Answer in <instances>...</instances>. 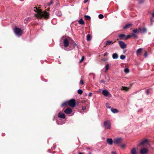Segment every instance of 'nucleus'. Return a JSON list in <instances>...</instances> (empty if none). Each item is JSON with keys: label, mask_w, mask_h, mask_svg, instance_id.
<instances>
[{"label": "nucleus", "mask_w": 154, "mask_h": 154, "mask_svg": "<svg viewBox=\"0 0 154 154\" xmlns=\"http://www.w3.org/2000/svg\"><path fill=\"white\" fill-rule=\"evenodd\" d=\"M32 10L37 13V14H35V15L38 18L40 19L42 17L47 18L49 17V14L46 11H42L37 7H34L33 9H32Z\"/></svg>", "instance_id": "nucleus-1"}, {"label": "nucleus", "mask_w": 154, "mask_h": 154, "mask_svg": "<svg viewBox=\"0 0 154 154\" xmlns=\"http://www.w3.org/2000/svg\"><path fill=\"white\" fill-rule=\"evenodd\" d=\"M14 31L15 35L18 37H20L23 34V32L20 28L15 27L14 29Z\"/></svg>", "instance_id": "nucleus-2"}, {"label": "nucleus", "mask_w": 154, "mask_h": 154, "mask_svg": "<svg viewBox=\"0 0 154 154\" xmlns=\"http://www.w3.org/2000/svg\"><path fill=\"white\" fill-rule=\"evenodd\" d=\"M103 127L105 129H110L111 127L110 121L108 120L105 121L103 124Z\"/></svg>", "instance_id": "nucleus-3"}, {"label": "nucleus", "mask_w": 154, "mask_h": 154, "mask_svg": "<svg viewBox=\"0 0 154 154\" xmlns=\"http://www.w3.org/2000/svg\"><path fill=\"white\" fill-rule=\"evenodd\" d=\"M69 42L67 39H65L63 40V43L64 45H62L61 43H60V45L61 48L62 49L64 48V47L65 48L69 46Z\"/></svg>", "instance_id": "nucleus-4"}, {"label": "nucleus", "mask_w": 154, "mask_h": 154, "mask_svg": "<svg viewBox=\"0 0 154 154\" xmlns=\"http://www.w3.org/2000/svg\"><path fill=\"white\" fill-rule=\"evenodd\" d=\"M76 102L74 99H72L68 101V105L72 107L75 106Z\"/></svg>", "instance_id": "nucleus-5"}, {"label": "nucleus", "mask_w": 154, "mask_h": 154, "mask_svg": "<svg viewBox=\"0 0 154 154\" xmlns=\"http://www.w3.org/2000/svg\"><path fill=\"white\" fill-rule=\"evenodd\" d=\"M119 36L120 39L123 40H126L130 38V36L129 35H126L124 34L119 35Z\"/></svg>", "instance_id": "nucleus-6"}, {"label": "nucleus", "mask_w": 154, "mask_h": 154, "mask_svg": "<svg viewBox=\"0 0 154 154\" xmlns=\"http://www.w3.org/2000/svg\"><path fill=\"white\" fill-rule=\"evenodd\" d=\"M122 140V139L121 138H116L114 140L113 143L117 145H119Z\"/></svg>", "instance_id": "nucleus-7"}, {"label": "nucleus", "mask_w": 154, "mask_h": 154, "mask_svg": "<svg viewBox=\"0 0 154 154\" xmlns=\"http://www.w3.org/2000/svg\"><path fill=\"white\" fill-rule=\"evenodd\" d=\"M103 94L105 97H110L111 96L110 92L106 89H104L102 91Z\"/></svg>", "instance_id": "nucleus-8"}, {"label": "nucleus", "mask_w": 154, "mask_h": 154, "mask_svg": "<svg viewBox=\"0 0 154 154\" xmlns=\"http://www.w3.org/2000/svg\"><path fill=\"white\" fill-rule=\"evenodd\" d=\"M119 43L121 48L124 49L126 48V44L123 41H119Z\"/></svg>", "instance_id": "nucleus-9"}, {"label": "nucleus", "mask_w": 154, "mask_h": 154, "mask_svg": "<svg viewBox=\"0 0 154 154\" xmlns=\"http://www.w3.org/2000/svg\"><path fill=\"white\" fill-rule=\"evenodd\" d=\"M148 150L146 148H144L141 149L140 151V154H146L148 153Z\"/></svg>", "instance_id": "nucleus-10"}, {"label": "nucleus", "mask_w": 154, "mask_h": 154, "mask_svg": "<svg viewBox=\"0 0 154 154\" xmlns=\"http://www.w3.org/2000/svg\"><path fill=\"white\" fill-rule=\"evenodd\" d=\"M116 41H114L113 42L112 41H107L105 43V46H104L105 47H106V46L108 45H110L112 44L113 43H114L116 42Z\"/></svg>", "instance_id": "nucleus-11"}, {"label": "nucleus", "mask_w": 154, "mask_h": 154, "mask_svg": "<svg viewBox=\"0 0 154 154\" xmlns=\"http://www.w3.org/2000/svg\"><path fill=\"white\" fill-rule=\"evenodd\" d=\"M72 112V110L69 108H67L64 111V112L66 114H70Z\"/></svg>", "instance_id": "nucleus-12"}, {"label": "nucleus", "mask_w": 154, "mask_h": 154, "mask_svg": "<svg viewBox=\"0 0 154 154\" xmlns=\"http://www.w3.org/2000/svg\"><path fill=\"white\" fill-rule=\"evenodd\" d=\"M58 117L61 119H65V114L62 112H59L58 113Z\"/></svg>", "instance_id": "nucleus-13"}, {"label": "nucleus", "mask_w": 154, "mask_h": 154, "mask_svg": "<svg viewBox=\"0 0 154 154\" xmlns=\"http://www.w3.org/2000/svg\"><path fill=\"white\" fill-rule=\"evenodd\" d=\"M56 15L59 17L61 16L62 13L61 11L57 9L55 11Z\"/></svg>", "instance_id": "nucleus-14"}, {"label": "nucleus", "mask_w": 154, "mask_h": 154, "mask_svg": "<svg viewBox=\"0 0 154 154\" xmlns=\"http://www.w3.org/2000/svg\"><path fill=\"white\" fill-rule=\"evenodd\" d=\"M130 153L131 154H137L136 148L134 147L131 150Z\"/></svg>", "instance_id": "nucleus-15"}, {"label": "nucleus", "mask_w": 154, "mask_h": 154, "mask_svg": "<svg viewBox=\"0 0 154 154\" xmlns=\"http://www.w3.org/2000/svg\"><path fill=\"white\" fill-rule=\"evenodd\" d=\"M106 141L107 143L110 145H112L113 143V141L111 138H108L107 139Z\"/></svg>", "instance_id": "nucleus-16"}, {"label": "nucleus", "mask_w": 154, "mask_h": 154, "mask_svg": "<svg viewBox=\"0 0 154 154\" xmlns=\"http://www.w3.org/2000/svg\"><path fill=\"white\" fill-rule=\"evenodd\" d=\"M138 30L140 31V33H143L146 32V28H138Z\"/></svg>", "instance_id": "nucleus-17"}, {"label": "nucleus", "mask_w": 154, "mask_h": 154, "mask_svg": "<svg viewBox=\"0 0 154 154\" xmlns=\"http://www.w3.org/2000/svg\"><path fill=\"white\" fill-rule=\"evenodd\" d=\"M148 142V140L147 139H145L141 141L140 143L141 145H143L146 144Z\"/></svg>", "instance_id": "nucleus-18"}, {"label": "nucleus", "mask_w": 154, "mask_h": 154, "mask_svg": "<svg viewBox=\"0 0 154 154\" xmlns=\"http://www.w3.org/2000/svg\"><path fill=\"white\" fill-rule=\"evenodd\" d=\"M142 49L141 48H139L136 51V54L137 56L140 54L142 51Z\"/></svg>", "instance_id": "nucleus-19"}, {"label": "nucleus", "mask_w": 154, "mask_h": 154, "mask_svg": "<svg viewBox=\"0 0 154 154\" xmlns=\"http://www.w3.org/2000/svg\"><path fill=\"white\" fill-rule=\"evenodd\" d=\"M111 110L114 113H117L119 112V110L117 109H114L112 108H111Z\"/></svg>", "instance_id": "nucleus-20"}, {"label": "nucleus", "mask_w": 154, "mask_h": 154, "mask_svg": "<svg viewBox=\"0 0 154 154\" xmlns=\"http://www.w3.org/2000/svg\"><path fill=\"white\" fill-rule=\"evenodd\" d=\"M118 57V55L116 53H113L112 55V57L113 59H117Z\"/></svg>", "instance_id": "nucleus-21"}, {"label": "nucleus", "mask_w": 154, "mask_h": 154, "mask_svg": "<svg viewBox=\"0 0 154 154\" xmlns=\"http://www.w3.org/2000/svg\"><path fill=\"white\" fill-rule=\"evenodd\" d=\"M132 26V24H128L126 25L123 28L125 29H127L129 28Z\"/></svg>", "instance_id": "nucleus-22"}, {"label": "nucleus", "mask_w": 154, "mask_h": 154, "mask_svg": "<svg viewBox=\"0 0 154 154\" xmlns=\"http://www.w3.org/2000/svg\"><path fill=\"white\" fill-rule=\"evenodd\" d=\"M79 23L80 24L84 25L85 24L84 21L82 19H81L79 20Z\"/></svg>", "instance_id": "nucleus-23"}, {"label": "nucleus", "mask_w": 154, "mask_h": 154, "mask_svg": "<svg viewBox=\"0 0 154 154\" xmlns=\"http://www.w3.org/2000/svg\"><path fill=\"white\" fill-rule=\"evenodd\" d=\"M121 89L122 90H125L126 91H127L129 89V88L127 87L122 86L121 88Z\"/></svg>", "instance_id": "nucleus-24"}, {"label": "nucleus", "mask_w": 154, "mask_h": 154, "mask_svg": "<svg viewBox=\"0 0 154 154\" xmlns=\"http://www.w3.org/2000/svg\"><path fill=\"white\" fill-rule=\"evenodd\" d=\"M129 35L130 36V37L132 36H134V38H136L137 37V35L133 33H131L130 34H129Z\"/></svg>", "instance_id": "nucleus-25"}, {"label": "nucleus", "mask_w": 154, "mask_h": 154, "mask_svg": "<svg viewBox=\"0 0 154 154\" xmlns=\"http://www.w3.org/2000/svg\"><path fill=\"white\" fill-rule=\"evenodd\" d=\"M91 40V36L90 34H88L87 36V41H89Z\"/></svg>", "instance_id": "nucleus-26"}, {"label": "nucleus", "mask_w": 154, "mask_h": 154, "mask_svg": "<svg viewBox=\"0 0 154 154\" xmlns=\"http://www.w3.org/2000/svg\"><path fill=\"white\" fill-rule=\"evenodd\" d=\"M124 72L126 74L128 73L129 72V69L128 68H125L124 70Z\"/></svg>", "instance_id": "nucleus-27"}, {"label": "nucleus", "mask_w": 154, "mask_h": 154, "mask_svg": "<svg viewBox=\"0 0 154 154\" xmlns=\"http://www.w3.org/2000/svg\"><path fill=\"white\" fill-rule=\"evenodd\" d=\"M133 32L134 33H140V31L138 30V29H134L133 30Z\"/></svg>", "instance_id": "nucleus-28"}, {"label": "nucleus", "mask_w": 154, "mask_h": 154, "mask_svg": "<svg viewBox=\"0 0 154 154\" xmlns=\"http://www.w3.org/2000/svg\"><path fill=\"white\" fill-rule=\"evenodd\" d=\"M84 17L85 19L87 20H90L91 19L90 17L88 15H85Z\"/></svg>", "instance_id": "nucleus-29"}, {"label": "nucleus", "mask_w": 154, "mask_h": 154, "mask_svg": "<svg viewBox=\"0 0 154 154\" xmlns=\"http://www.w3.org/2000/svg\"><path fill=\"white\" fill-rule=\"evenodd\" d=\"M67 104H68V101H66L63 103L61 105V106L63 107L64 106L67 105Z\"/></svg>", "instance_id": "nucleus-30"}, {"label": "nucleus", "mask_w": 154, "mask_h": 154, "mask_svg": "<svg viewBox=\"0 0 154 154\" xmlns=\"http://www.w3.org/2000/svg\"><path fill=\"white\" fill-rule=\"evenodd\" d=\"M83 93L82 90L79 89L78 90V93L79 94H82Z\"/></svg>", "instance_id": "nucleus-31"}, {"label": "nucleus", "mask_w": 154, "mask_h": 154, "mask_svg": "<svg viewBox=\"0 0 154 154\" xmlns=\"http://www.w3.org/2000/svg\"><path fill=\"white\" fill-rule=\"evenodd\" d=\"M125 57H126L125 56L123 55H122L120 56V58L121 59L123 60H124L125 58Z\"/></svg>", "instance_id": "nucleus-32"}, {"label": "nucleus", "mask_w": 154, "mask_h": 154, "mask_svg": "<svg viewBox=\"0 0 154 154\" xmlns=\"http://www.w3.org/2000/svg\"><path fill=\"white\" fill-rule=\"evenodd\" d=\"M105 70H107L109 68V64L108 63L106 64V65L105 66Z\"/></svg>", "instance_id": "nucleus-33"}, {"label": "nucleus", "mask_w": 154, "mask_h": 154, "mask_svg": "<svg viewBox=\"0 0 154 154\" xmlns=\"http://www.w3.org/2000/svg\"><path fill=\"white\" fill-rule=\"evenodd\" d=\"M85 58V57L84 56H83L81 58V60H80V61H79V63H81L84 60Z\"/></svg>", "instance_id": "nucleus-34"}, {"label": "nucleus", "mask_w": 154, "mask_h": 154, "mask_svg": "<svg viewBox=\"0 0 154 154\" xmlns=\"http://www.w3.org/2000/svg\"><path fill=\"white\" fill-rule=\"evenodd\" d=\"M104 17L103 15L102 14H100L98 15V17L100 19H102Z\"/></svg>", "instance_id": "nucleus-35"}, {"label": "nucleus", "mask_w": 154, "mask_h": 154, "mask_svg": "<svg viewBox=\"0 0 154 154\" xmlns=\"http://www.w3.org/2000/svg\"><path fill=\"white\" fill-rule=\"evenodd\" d=\"M144 0H140L138 3L139 4H142L144 2Z\"/></svg>", "instance_id": "nucleus-36"}, {"label": "nucleus", "mask_w": 154, "mask_h": 154, "mask_svg": "<svg viewBox=\"0 0 154 154\" xmlns=\"http://www.w3.org/2000/svg\"><path fill=\"white\" fill-rule=\"evenodd\" d=\"M109 105V103H106V107L108 109H110L111 108V107Z\"/></svg>", "instance_id": "nucleus-37"}, {"label": "nucleus", "mask_w": 154, "mask_h": 154, "mask_svg": "<svg viewBox=\"0 0 154 154\" xmlns=\"http://www.w3.org/2000/svg\"><path fill=\"white\" fill-rule=\"evenodd\" d=\"M53 3V2L52 0H51L50 2L47 5L48 6H49Z\"/></svg>", "instance_id": "nucleus-38"}, {"label": "nucleus", "mask_w": 154, "mask_h": 154, "mask_svg": "<svg viewBox=\"0 0 154 154\" xmlns=\"http://www.w3.org/2000/svg\"><path fill=\"white\" fill-rule=\"evenodd\" d=\"M126 144H124L121 145V147L122 148H124L126 146Z\"/></svg>", "instance_id": "nucleus-39"}, {"label": "nucleus", "mask_w": 154, "mask_h": 154, "mask_svg": "<svg viewBox=\"0 0 154 154\" xmlns=\"http://www.w3.org/2000/svg\"><path fill=\"white\" fill-rule=\"evenodd\" d=\"M79 83H80V84H82V85H83L84 84V82H83V80H81L80 81Z\"/></svg>", "instance_id": "nucleus-40"}, {"label": "nucleus", "mask_w": 154, "mask_h": 154, "mask_svg": "<svg viewBox=\"0 0 154 154\" xmlns=\"http://www.w3.org/2000/svg\"><path fill=\"white\" fill-rule=\"evenodd\" d=\"M56 147V145L54 144L53 145V146L51 148V149H55Z\"/></svg>", "instance_id": "nucleus-41"}, {"label": "nucleus", "mask_w": 154, "mask_h": 154, "mask_svg": "<svg viewBox=\"0 0 154 154\" xmlns=\"http://www.w3.org/2000/svg\"><path fill=\"white\" fill-rule=\"evenodd\" d=\"M74 45L75 46H76L77 48H79V46L77 44H76V43L74 42Z\"/></svg>", "instance_id": "nucleus-42"}, {"label": "nucleus", "mask_w": 154, "mask_h": 154, "mask_svg": "<svg viewBox=\"0 0 154 154\" xmlns=\"http://www.w3.org/2000/svg\"><path fill=\"white\" fill-rule=\"evenodd\" d=\"M105 81H103V80H101L100 81V83H103L104 84H106L105 83Z\"/></svg>", "instance_id": "nucleus-43"}, {"label": "nucleus", "mask_w": 154, "mask_h": 154, "mask_svg": "<svg viewBox=\"0 0 154 154\" xmlns=\"http://www.w3.org/2000/svg\"><path fill=\"white\" fill-rule=\"evenodd\" d=\"M149 91L148 89H147L146 91V94L147 95L149 94Z\"/></svg>", "instance_id": "nucleus-44"}, {"label": "nucleus", "mask_w": 154, "mask_h": 154, "mask_svg": "<svg viewBox=\"0 0 154 154\" xmlns=\"http://www.w3.org/2000/svg\"><path fill=\"white\" fill-rule=\"evenodd\" d=\"M108 54V53L106 52H105L104 54V56H106Z\"/></svg>", "instance_id": "nucleus-45"}, {"label": "nucleus", "mask_w": 154, "mask_h": 154, "mask_svg": "<svg viewBox=\"0 0 154 154\" xmlns=\"http://www.w3.org/2000/svg\"><path fill=\"white\" fill-rule=\"evenodd\" d=\"M111 153L112 154H116V152L112 151Z\"/></svg>", "instance_id": "nucleus-46"}, {"label": "nucleus", "mask_w": 154, "mask_h": 154, "mask_svg": "<svg viewBox=\"0 0 154 154\" xmlns=\"http://www.w3.org/2000/svg\"><path fill=\"white\" fill-rule=\"evenodd\" d=\"M82 109L83 110H85L86 109V107L85 106H82Z\"/></svg>", "instance_id": "nucleus-47"}, {"label": "nucleus", "mask_w": 154, "mask_h": 154, "mask_svg": "<svg viewBox=\"0 0 154 154\" xmlns=\"http://www.w3.org/2000/svg\"><path fill=\"white\" fill-rule=\"evenodd\" d=\"M92 93L91 92H90L88 94V96L90 97L92 95Z\"/></svg>", "instance_id": "nucleus-48"}, {"label": "nucleus", "mask_w": 154, "mask_h": 154, "mask_svg": "<svg viewBox=\"0 0 154 154\" xmlns=\"http://www.w3.org/2000/svg\"><path fill=\"white\" fill-rule=\"evenodd\" d=\"M147 52H146L144 54V56H145V57H146L147 56Z\"/></svg>", "instance_id": "nucleus-49"}, {"label": "nucleus", "mask_w": 154, "mask_h": 154, "mask_svg": "<svg viewBox=\"0 0 154 154\" xmlns=\"http://www.w3.org/2000/svg\"><path fill=\"white\" fill-rule=\"evenodd\" d=\"M74 42H75L73 40H72V41L71 42V44H74Z\"/></svg>", "instance_id": "nucleus-50"}, {"label": "nucleus", "mask_w": 154, "mask_h": 154, "mask_svg": "<svg viewBox=\"0 0 154 154\" xmlns=\"http://www.w3.org/2000/svg\"><path fill=\"white\" fill-rule=\"evenodd\" d=\"M29 17H27L25 19V20H26V21H28V20H29Z\"/></svg>", "instance_id": "nucleus-51"}, {"label": "nucleus", "mask_w": 154, "mask_h": 154, "mask_svg": "<svg viewBox=\"0 0 154 154\" xmlns=\"http://www.w3.org/2000/svg\"><path fill=\"white\" fill-rule=\"evenodd\" d=\"M57 124L58 125H59V124H60V125H62V124L61 123H59L57 121Z\"/></svg>", "instance_id": "nucleus-52"}, {"label": "nucleus", "mask_w": 154, "mask_h": 154, "mask_svg": "<svg viewBox=\"0 0 154 154\" xmlns=\"http://www.w3.org/2000/svg\"><path fill=\"white\" fill-rule=\"evenodd\" d=\"M88 0H85L84 2V3H86L88 2Z\"/></svg>", "instance_id": "nucleus-53"}, {"label": "nucleus", "mask_w": 154, "mask_h": 154, "mask_svg": "<svg viewBox=\"0 0 154 154\" xmlns=\"http://www.w3.org/2000/svg\"><path fill=\"white\" fill-rule=\"evenodd\" d=\"M150 21H151V22H152V18H150Z\"/></svg>", "instance_id": "nucleus-54"}, {"label": "nucleus", "mask_w": 154, "mask_h": 154, "mask_svg": "<svg viewBox=\"0 0 154 154\" xmlns=\"http://www.w3.org/2000/svg\"><path fill=\"white\" fill-rule=\"evenodd\" d=\"M152 16H153V17H154V12H153L152 14Z\"/></svg>", "instance_id": "nucleus-55"}, {"label": "nucleus", "mask_w": 154, "mask_h": 154, "mask_svg": "<svg viewBox=\"0 0 154 154\" xmlns=\"http://www.w3.org/2000/svg\"><path fill=\"white\" fill-rule=\"evenodd\" d=\"M79 154H84L83 153H82V152H79Z\"/></svg>", "instance_id": "nucleus-56"}, {"label": "nucleus", "mask_w": 154, "mask_h": 154, "mask_svg": "<svg viewBox=\"0 0 154 154\" xmlns=\"http://www.w3.org/2000/svg\"><path fill=\"white\" fill-rule=\"evenodd\" d=\"M126 50H125V51H123V53H125V52H126Z\"/></svg>", "instance_id": "nucleus-57"}, {"label": "nucleus", "mask_w": 154, "mask_h": 154, "mask_svg": "<svg viewBox=\"0 0 154 154\" xmlns=\"http://www.w3.org/2000/svg\"><path fill=\"white\" fill-rule=\"evenodd\" d=\"M48 151L49 152H50V149H48Z\"/></svg>", "instance_id": "nucleus-58"}, {"label": "nucleus", "mask_w": 154, "mask_h": 154, "mask_svg": "<svg viewBox=\"0 0 154 154\" xmlns=\"http://www.w3.org/2000/svg\"><path fill=\"white\" fill-rule=\"evenodd\" d=\"M64 49L65 50H66V51H68V50H66V49L65 48H64Z\"/></svg>", "instance_id": "nucleus-59"}, {"label": "nucleus", "mask_w": 154, "mask_h": 154, "mask_svg": "<svg viewBox=\"0 0 154 154\" xmlns=\"http://www.w3.org/2000/svg\"><path fill=\"white\" fill-rule=\"evenodd\" d=\"M47 11H49V9H47Z\"/></svg>", "instance_id": "nucleus-60"}, {"label": "nucleus", "mask_w": 154, "mask_h": 154, "mask_svg": "<svg viewBox=\"0 0 154 154\" xmlns=\"http://www.w3.org/2000/svg\"><path fill=\"white\" fill-rule=\"evenodd\" d=\"M89 153L90 154H91L90 152H89Z\"/></svg>", "instance_id": "nucleus-61"}]
</instances>
